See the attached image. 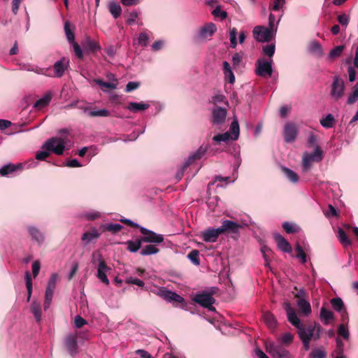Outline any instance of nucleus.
Masks as SVG:
<instances>
[{
  "instance_id": "6e6552de",
  "label": "nucleus",
  "mask_w": 358,
  "mask_h": 358,
  "mask_svg": "<svg viewBox=\"0 0 358 358\" xmlns=\"http://www.w3.org/2000/svg\"><path fill=\"white\" fill-rule=\"evenodd\" d=\"M253 37L259 42H269L273 37V31L269 27H255L253 29Z\"/></svg>"
},
{
  "instance_id": "4be33fe9",
  "label": "nucleus",
  "mask_w": 358,
  "mask_h": 358,
  "mask_svg": "<svg viewBox=\"0 0 358 358\" xmlns=\"http://www.w3.org/2000/svg\"><path fill=\"white\" fill-rule=\"evenodd\" d=\"M288 321L298 329V334L299 336L302 322H301L300 318H299L297 315L296 314L294 308H292V306L291 311L289 314Z\"/></svg>"
},
{
  "instance_id": "1a4fd4ad",
  "label": "nucleus",
  "mask_w": 358,
  "mask_h": 358,
  "mask_svg": "<svg viewBox=\"0 0 358 358\" xmlns=\"http://www.w3.org/2000/svg\"><path fill=\"white\" fill-rule=\"evenodd\" d=\"M313 335H314L313 329L310 327V323L306 326L302 323L301 328L299 331V338L301 340L305 350L310 349V343L313 339Z\"/></svg>"
},
{
  "instance_id": "a19ab883",
  "label": "nucleus",
  "mask_w": 358,
  "mask_h": 358,
  "mask_svg": "<svg viewBox=\"0 0 358 358\" xmlns=\"http://www.w3.org/2000/svg\"><path fill=\"white\" fill-rule=\"evenodd\" d=\"M159 250L155 245H147L141 250V255H151V254H157Z\"/></svg>"
},
{
  "instance_id": "393cba45",
  "label": "nucleus",
  "mask_w": 358,
  "mask_h": 358,
  "mask_svg": "<svg viewBox=\"0 0 358 358\" xmlns=\"http://www.w3.org/2000/svg\"><path fill=\"white\" fill-rule=\"evenodd\" d=\"M28 231L33 239L36 240L38 243H39V244L44 241V234H42L40 229H37V227H34V226H29L28 227Z\"/></svg>"
},
{
  "instance_id": "ddd939ff",
  "label": "nucleus",
  "mask_w": 358,
  "mask_h": 358,
  "mask_svg": "<svg viewBox=\"0 0 358 358\" xmlns=\"http://www.w3.org/2000/svg\"><path fill=\"white\" fill-rule=\"evenodd\" d=\"M221 234V226L217 229H213L210 227L209 229H204L201 233V236L204 241H209L210 243H214L219 238Z\"/></svg>"
},
{
  "instance_id": "2f4dec72",
  "label": "nucleus",
  "mask_w": 358,
  "mask_h": 358,
  "mask_svg": "<svg viewBox=\"0 0 358 358\" xmlns=\"http://www.w3.org/2000/svg\"><path fill=\"white\" fill-rule=\"evenodd\" d=\"M282 171L285 173V176L292 181V182H297L299 180V177L297 173L292 171L290 168H287V166H282Z\"/></svg>"
},
{
  "instance_id": "dca6fc26",
  "label": "nucleus",
  "mask_w": 358,
  "mask_h": 358,
  "mask_svg": "<svg viewBox=\"0 0 358 358\" xmlns=\"http://www.w3.org/2000/svg\"><path fill=\"white\" fill-rule=\"evenodd\" d=\"M212 122L215 124H222L225 122L227 115V110L221 106H215L212 112Z\"/></svg>"
},
{
  "instance_id": "f3484780",
  "label": "nucleus",
  "mask_w": 358,
  "mask_h": 358,
  "mask_svg": "<svg viewBox=\"0 0 358 358\" xmlns=\"http://www.w3.org/2000/svg\"><path fill=\"white\" fill-rule=\"evenodd\" d=\"M101 234H100L99 229H91L90 231H87V232H85L83 234L81 242L85 246L88 245V244H91V243H96Z\"/></svg>"
},
{
  "instance_id": "20e7f679",
  "label": "nucleus",
  "mask_w": 358,
  "mask_h": 358,
  "mask_svg": "<svg viewBox=\"0 0 358 358\" xmlns=\"http://www.w3.org/2000/svg\"><path fill=\"white\" fill-rule=\"evenodd\" d=\"M323 158V152L320 147L317 145L315 150L312 153L305 152L302 156V166L304 170H308L311 166L312 162H320Z\"/></svg>"
},
{
  "instance_id": "c03bdc74",
  "label": "nucleus",
  "mask_w": 358,
  "mask_h": 358,
  "mask_svg": "<svg viewBox=\"0 0 358 358\" xmlns=\"http://www.w3.org/2000/svg\"><path fill=\"white\" fill-rule=\"evenodd\" d=\"M309 50L312 52H315L318 55H322L323 51L322 48L318 41H312L309 45Z\"/></svg>"
},
{
  "instance_id": "6ab92c4d",
  "label": "nucleus",
  "mask_w": 358,
  "mask_h": 358,
  "mask_svg": "<svg viewBox=\"0 0 358 358\" xmlns=\"http://www.w3.org/2000/svg\"><path fill=\"white\" fill-rule=\"evenodd\" d=\"M69 65V59L66 57H62L59 61H57V62L53 64V70L55 71V75L57 78H61L62 75H64V71L67 69Z\"/></svg>"
},
{
  "instance_id": "0eeeda50",
  "label": "nucleus",
  "mask_w": 358,
  "mask_h": 358,
  "mask_svg": "<svg viewBox=\"0 0 358 358\" xmlns=\"http://www.w3.org/2000/svg\"><path fill=\"white\" fill-rule=\"evenodd\" d=\"M255 72L259 76H271L273 73L272 61L259 58L255 62Z\"/></svg>"
},
{
  "instance_id": "b1692460",
  "label": "nucleus",
  "mask_w": 358,
  "mask_h": 358,
  "mask_svg": "<svg viewBox=\"0 0 358 358\" xmlns=\"http://www.w3.org/2000/svg\"><path fill=\"white\" fill-rule=\"evenodd\" d=\"M52 98V93H46L42 98L35 102L34 107L35 108H38V110H40V108H43V107H45V106L49 105Z\"/></svg>"
},
{
  "instance_id": "39448f33",
  "label": "nucleus",
  "mask_w": 358,
  "mask_h": 358,
  "mask_svg": "<svg viewBox=\"0 0 358 358\" xmlns=\"http://www.w3.org/2000/svg\"><path fill=\"white\" fill-rule=\"evenodd\" d=\"M345 83L343 79L341 78L339 76H335L333 78L331 95L335 100H339L344 94Z\"/></svg>"
},
{
  "instance_id": "4468645a",
  "label": "nucleus",
  "mask_w": 358,
  "mask_h": 358,
  "mask_svg": "<svg viewBox=\"0 0 358 358\" xmlns=\"http://www.w3.org/2000/svg\"><path fill=\"white\" fill-rule=\"evenodd\" d=\"M158 295L160 297L164 298L166 301L171 302V301H174L175 302H183V297L178 295L177 292H174V291L168 290L166 287H160Z\"/></svg>"
},
{
  "instance_id": "f8f14e48",
  "label": "nucleus",
  "mask_w": 358,
  "mask_h": 358,
  "mask_svg": "<svg viewBox=\"0 0 358 358\" xmlns=\"http://www.w3.org/2000/svg\"><path fill=\"white\" fill-rule=\"evenodd\" d=\"M241 228L242 226L238 222L231 221V220H224L220 225V234H223V233L235 234V233H238Z\"/></svg>"
},
{
  "instance_id": "4c0bfd02",
  "label": "nucleus",
  "mask_w": 358,
  "mask_h": 358,
  "mask_svg": "<svg viewBox=\"0 0 358 358\" xmlns=\"http://www.w3.org/2000/svg\"><path fill=\"white\" fill-rule=\"evenodd\" d=\"M338 238L343 245H350L352 244V241L349 238L346 232H345L344 229H338Z\"/></svg>"
},
{
  "instance_id": "69168bd1",
  "label": "nucleus",
  "mask_w": 358,
  "mask_h": 358,
  "mask_svg": "<svg viewBox=\"0 0 358 358\" xmlns=\"http://www.w3.org/2000/svg\"><path fill=\"white\" fill-rule=\"evenodd\" d=\"M282 228L287 231V233H296L297 231L296 227L290 222H284L282 224Z\"/></svg>"
},
{
  "instance_id": "72a5a7b5",
  "label": "nucleus",
  "mask_w": 358,
  "mask_h": 358,
  "mask_svg": "<svg viewBox=\"0 0 358 358\" xmlns=\"http://www.w3.org/2000/svg\"><path fill=\"white\" fill-rule=\"evenodd\" d=\"M53 298V294L50 287V285L48 282V286L45 289V301L43 303V306L45 309L49 308L52 300Z\"/></svg>"
},
{
  "instance_id": "5701e85b",
  "label": "nucleus",
  "mask_w": 358,
  "mask_h": 358,
  "mask_svg": "<svg viewBox=\"0 0 358 358\" xmlns=\"http://www.w3.org/2000/svg\"><path fill=\"white\" fill-rule=\"evenodd\" d=\"M296 303L300 310L305 315H308L312 312L311 305L309 301H307L306 297H302L301 300H296Z\"/></svg>"
},
{
  "instance_id": "c756f323",
  "label": "nucleus",
  "mask_w": 358,
  "mask_h": 358,
  "mask_svg": "<svg viewBox=\"0 0 358 358\" xmlns=\"http://www.w3.org/2000/svg\"><path fill=\"white\" fill-rule=\"evenodd\" d=\"M149 107L150 105L145 104V103H135V101H131L126 106V108L132 110L133 112H138V110H147Z\"/></svg>"
},
{
  "instance_id": "e433bc0d",
  "label": "nucleus",
  "mask_w": 358,
  "mask_h": 358,
  "mask_svg": "<svg viewBox=\"0 0 358 358\" xmlns=\"http://www.w3.org/2000/svg\"><path fill=\"white\" fill-rule=\"evenodd\" d=\"M331 304L337 312L341 313L344 308V302L341 297H333L331 300Z\"/></svg>"
},
{
  "instance_id": "3c124183",
  "label": "nucleus",
  "mask_w": 358,
  "mask_h": 358,
  "mask_svg": "<svg viewBox=\"0 0 358 358\" xmlns=\"http://www.w3.org/2000/svg\"><path fill=\"white\" fill-rule=\"evenodd\" d=\"M231 135L230 132H224V134H219L218 135H215L213 136V141L215 142H227L229 141Z\"/></svg>"
},
{
  "instance_id": "9b49d317",
  "label": "nucleus",
  "mask_w": 358,
  "mask_h": 358,
  "mask_svg": "<svg viewBox=\"0 0 358 358\" xmlns=\"http://www.w3.org/2000/svg\"><path fill=\"white\" fill-rule=\"evenodd\" d=\"M109 270H110V268L107 266L106 260L103 259L102 257H99L96 276L106 285L110 283V280L107 276V272L109 271Z\"/></svg>"
},
{
  "instance_id": "f704fd0d",
  "label": "nucleus",
  "mask_w": 358,
  "mask_h": 358,
  "mask_svg": "<svg viewBox=\"0 0 358 358\" xmlns=\"http://www.w3.org/2000/svg\"><path fill=\"white\" fill-rule=\"evenodd\" d=\"M143 241V237H141V238H137L135 241H128V250L132 251L133 252L139 250Z\"/></svg>"
},
{
  "instance_id": "7c9ffc66",
  "label": "nucleus",
  "mask_w": 358,
  "mask_h": 358,
  "mask_svg": "<svg viewBox=\"0 0 358 358\" xmlns=\"http://www.w3.org/2000/svg\"><path fill=\"white\" fill-rule=\"evenodd\" d=\"M108 9L115 18L120 17L122 11L120 4H118V3H115V1H110L109 3Z\"/></svg>"
},
{
  "instance_id": "8fccbe9b",
  "label": "nucleus",
  "mask_w": 358,
  "mask_h": 358,
  "mask_svg": "<svg viewBox=\"0 0 358 358\" xmlns=\"http://www.w3.org/2000/svg\"><path fill=\"white\" fill-rule=\"evenodd\" d=\"M338 334L341 335V336H343L344 339H349L350 338V332L348 331V329L344 323H341L338 329Z\"/></svg>"
},
{
  "instance_id": "ea45409f",
  "label": "nucleus",
  "mask_w": 358,
  "mask_h": 358,
  "mask_svg": "<svg viewBox=\"0 0 358 358\" xmlns=\"http://www.w3.org/2000/svg\"><path fill=\"white\" fill-rule=\"evenodd\" d=\"M64 31L69 42L71 43L72 45H73L75 34L73 30L70 28L69 21H66L64 24Z\"/></svg>"
},
{
  "instance_id": "0e129e2a",
  "label": "nucleus",
  "mask_w": 358,
  "mask_h": 358,
  "mask_svg": "<svg viewBox=\"0 0 358 358\" xmlns=\"http://www.w3.org/2000/svg\"><path fill=\"white\" fill-rule=\"evenodd\" d=\"M41 271V262L40 260H34L32 264V271L34 277L38 276Z\"/></svg>"
},
{
  "instance_id": "603ef678",
  "label": "nucleus",
  "mask_w": 358,
  "mask_h": 358,
  "mask_svg": "<svg viewBox=\"0 0 358 358\" xmlns=\"http://www.w3.org/2000/svg\"><path fill=\"white\" fill-rule=\"evenodd\" d=\"M358 100V84H356L354 87L353 92L350 94L347 100V103L352 105Z\"/></svg>"
},
{
  "instance_id": "de8ad7c7",
  "label": "nucleus",
  "mask_w": 358,
  "mask_h": 358,
  "mask_svg": "<svg viewBox=\"0 0 358 358\" xmlns=\"http://www.w3.org/2000/svg\"><path fill=\"white\" fill-rule=\"evenodd\" d=\"M310 327L313 329V336L312 339H314V340L320 339V338L321 336V330H322V327H321L320 324H319V323H317V322L310 323Z\"/></svg>"
},
{
  "instance_id": "412c9836",
  "label": "nucleus",
  "mask_w": 358,
  "mask_h": 358,
  "mask_svg": "<svg viewBox=\"0 0 358 358\" xmlns=\"http://www.w3.org/2000/svg\"><path fill=\"white\" fill-rule=\"evenodd\" d=\"M274 238L279 249L286 252H290L292 250V245L289 243L287 239H285L282 234H275Z\"/></svg>"
},
{
  "instance_id": "f03ea898",
  "label": "nucleus",
  "mask_w": 358,
  "mask_h": 358,
  "mask_svg": "<svg viewBox=\"0 0 358 358\" xmlns=\"http://www.w3.org/2000/svg\"><path fill=\"white\" fill-rule=\"evenodd\" d=\"M218 291L219 287H206L204 290L196 292L193 296V301L208 310H216L213 306L216 301L214 295L217 294Z\"/></svg>"
},
{
  "instance_id": "e2e57ef3",
  "label": "nucleus",
  "mask_w": 358,
  "mask_h": 358,
  "mask_svg": "<svg viewBox=\"0 0 358 358\" xmlns=\"http://www.w3.org/2000/svg\"><path fill=\"white\" fill-rule=\"evenodd\" d=\"M122 228V224H109L106 226V229L112 231L113 233H117V231H120Z\"/></svg>"
},
{
  "instance_id": "680f3d73",
  "label": "nucleus",
  "mask_w": 358,
  "mask_h": 358,
  "mask_svg": "<svg viewBox=\"0 0 358 358\" xmlns=\"http://www.w3.org/2000/svg\"><path fill=\"white\" fill-rule=\"evenodd\" d=\"M149 41V36L146 32H141L139 36H138V43L141 44V45H143L144 47H146L148 45Z\"/></svg>"
},
{
  "instance_id": "49530a36",
  "label": "nucleus",
  "mask_w": 358,
  "mask_h": 358,
  "mask_svg": "<svg viewBox=\"0 0 358 358\" xmlns=\"http://www.w3.org/2000/svg\"><path fill=\"white\" fill-rule=\"evenodd\" d=\"M25 281L28 292L27 301H30L31 293H32V278L30 273L27 271L25 275Z\"/></svg>"
},
{
  "instance_id": "58836bf2",
  "label": "nucleus",
  "mask_w": 358,
  "mask_h": 358,
  "mask_svg": "<svg viewBox=\"0 0 358 358\" xmlns=\"http://www.w3.org/2000/svg\"><path fill=\"white\" fill-rule=\"evenodd\" d=\"M320 317L324 321L325 324H328L329 320L334 318V313L326 308H322L320 310Z\"/></svg>"
},
{
  "instance_id": "7ed1b4c3",
  "label": "nucleus",
  "mask_w": 358,
  "mask_h": 358,
  "mask_svg": "<svg viewBox=\"0 0 358 358\" xmlns=\"http://www.w3.org/2000/svg\"><path fill=\"white\" fill-rule=\"evenodd\" d=\"M123 223L125 224L130 225L131 227H134V228H139L141 233L143 235V241L145 243H162L164 241V237L163 234H156L154 231H151V229H145V227H141L139 224H136L131 220H129V218H124L121 220Z\"/></svg>"
},
{
  "instance_id": "13d9d810",
  "label": "nucleus",
  "mask_w": 358,
  "mask_h": 358,
  "mask_svg": "<svg viewBox=\"0 0 358 358\" xmlns=\"http://www.w3.org/2000/svg\"><path fill=\"white\" fill-rule=\"evenodd\" d=\"M96 83L99 85V86H103L108 89H116L117 86V83H113V82H104L102 79H96Z\"/></svg>"
},
{
  "instance_id": "052dcab7",
  "label": "nucleus",
  "mask_w": 358,
  "mask_h": 358,
  "mask_svg": "<svg viewBox=\"0 0 358 358\" xmlns=\"http://www.w3.org/2000/svg\"><path fill=\"white\" fill-rule=\"evenodd\" d=\"M89 115L92 117H94V115H103L104 117H107V115H110V113L109 110L107 109L92 110L90 111Z\"/></svg>"
},
{
  "instance_id": "c85d7f7f",
  "label": "nucleus",
  "mask_w": 358,
  "mask_h": 358,
  "mask_svg": "<svg viewBox=\"0 0 358 358\" xmlns=\"http://www.w3.org/2000/svg\"><path fill=\"white\" fill-rule=\"evenodd\" d=\"M206 152V148H204V147H202V145H201L196 150V152H195V153H194L192 156L189 157L185 166H189V165H190L192 162H194V160H196V159H200V157H202Z\"/></svg>"
},
{
  "instance_id": "6e6d98bb",
  "label": "nucleus",
  "mask_w": 358,
  "mask_h": 358,
  "mask_svg": "<svg viewBox=\"0 0 358 358\" xmlns=\"http://www.w3.org/2000/svg\"><path fill=\"white\" fill-rule=\"evenodd\" d=\"M310 355L313 358H326L327 353L323 349L316 348L311 351Z\"/></svg>"
},
{
  "instance_id": "09e8293b",
  "label": "nucleus",
  "mask_w": 358,
  "mask_h": 358,
  "mask_svg": "<svg viewBox=\"0 0 358 358\" xmlns=\"http://www.w3.org/2000/svg\"><path fill=\"white\" fill-rule=\"evenodd\" d=\"M263 52L270 57H273V54L275 52V43H270V45H266L262 48Z\"/></svg>"
},
{
  "instance_id": "bf43d9fd",
  "label": "nucleus",
  "mask_w": 358,
  "mask_h": 358,
  "mask_svg": "<svg viewBox=\"0 0 358 358\" xmlns=\"http://www.w3.org/2000/svg\"><path fill=\"white\" fill-rule=\"evenodd\" d=\"M73 48L76 56L78 58L83 59V57H84L83 51L81 49L79 43H78V42L75 41V38H74V42L73 43Z\"/></svg>"
},
{
  "instance_id": "f257e3e1",
  "label": "nucleus",
  "mask_w": 358,
  "mask_h": 358,
  "mask_svg": "<svg viewBox=\"0 0 358 358\" xmlns=\"http://www.w3.org/2000/svg\"><path fill=\"white\" fill-rule=\"evenodd\" d=\"M66 143V140L61 137H51L42 146L45 150L37 152L36 158L38 160H45L46 157H49L50 152H53L57 155H62L65 150Z\"/></svg>"
},
{
  "instance_id": "aec40b11",
  "label": "nucleus",
  "mask_w": 358,
  "mask_h": 358,
  "mask_svg": "<svg viewBox=\"0 0 358 358\" xmlns=\"http://www.w3.org/2000/svg\"><path fill=\"white\" fill-rule=\"evenodd\" d=\"M65 347L69 354H76L78 351V338L75 334H69V336L66 337Z\"/></svg>"
},
{
  "instance_id": "79ce46f5",
  "label": "nucleus",
  "mask_w": 358,
  "mask_h": 358,
  "mask_svg": "<svg viewBox=\"0 0 358 358\" xmlns=\"http://www.w3.org/2000/svg\"><path fill=\"white\" fill-rule=\"evenodd\" d=\"M261 251L262 252L264 259V266H270V256L273 252L272 250H270L268 247H266V245H264V247H262Z\"/></svg>"
},
{
  "instance_id": "5fc2aeb1",
  "label": "nucleus",
  "mask_w": 358,
  "mask_h": 358,
  "mask_svg": "<svg viewBox=\"0 0 358 358\" xmlns=\"http://www.w3.org/2000/svg\"><path fill=\"white\" fill-rule=\"evenodd\" d=\"M345 48L343 45H341L340 46H336V48H332L331 52H329V57L330 58H336V57H340L343 51Z\"/></svg>"
},
{
  "instance_id": "423d86ee",
  "label": "nucleus",
  "mask_w": 358,
  "mask_h": 358,
  "mask_svg": "<svg viewBox=\"0 0 358 358\" xmlns=\"http://www.w3.org/2000/svg\"><path fill=\"white\" fill-rule=\"evenodd\" d=\"M267 352L273 358H292L287 349L284 348L280 344L269 343L266 345Z\"/></svg>"
},
{
  "instance_id": "37998d69",
  "label": "nucleus",
  "mask_w": 358,
  "mask_h": 358,
  "mask_svg": "<svg viewBox=\"0 0 358 358\" xmlns=\"http://www.w3.org/2000/svg\"><path fill=\"white\" fill-rule=\"evenodd\" d=\"M237 34L238 31L236 27H232L229 31V41L231 42V47L232 48H236V47H237Z\"/></svg>"
},
{
  "instance_id": "2eb2a0df",
  "label": "nucleus",
  "mask_w": 358,
  "mask_h": 358,
  "mask_svg": "<svg viewBox=\"0 0 358 358\" xmlns=\"http://www.w3.org/2000/svg\"><path fill=\"white\" fill-rule=\"evenodd\" d=\"M216 31V25L213 22H209L200 29L196 38L199 41H201V39H208V38L212 37Z\"/></svg>"
},
{
  "instance_id": "473e14b6",
  "label": "nucleus",
  "mask_w": 358,
  "mask_h": 358,
  "mask_svg": "<svg viewBox=\"0 0 358 358\" xmlns=\"http://www.w3.org/2000/svg\"><path fill=\"white\" fill-rule=\"evenodd\" d=\"M230 130L231 131V139H238L240 135V126L238 121L236 119H234V121L231 122L230 125Z\"/></svg>"
},
{
  "instance_id": "a878e982",
  "label": "nucleus",
  "mask_w": 358,
  "mask_h": 358,
  "mask_svg": "<svg viewBox=\"0 0 358 358\" xmlns=\"http://www.w3.org/2000/svg\"><path fill=\"white\" fill-rule=\"evenodd\" d=\"M31 310L34 314V318L38 323H40L41 320V306L40 302L33 301L31 305Z\"/></svg>"
},
{
  "instance_id": "a18cd8bd",
  "label": "nucleus",
  "mask_w": 358,
  "mask_h": 358,
  "mask_svg": "<svg viewBox=\"0 0 358 358\" xmlns=\"http://www.w3.org/2000/svg\"><path fill=\"white\" fill-rule=\"evenodd\" d=\"M187 257L191 260L195 265H199L201 259L199 258V250H192L187 255Z\"/></svg>"
},
{
  "instance_id": "a211bd4d",
  "label": "nucleus",
  "mask_w": 358,
  "mask_h": 358,
  "mask_svg": "<svg viewBox=\"0 0 358 358\" xmlns=\"http://www.w3.org/2000/svg\"><path fill=\"white\" fill-rule=\"evenodd\" d=\"M81 45L87 52H96L101 49L99 42L94 41L90 36H85L81 42Z\"/></svg>"
},
{
  "instance_id": "864d4df0",
  "label": "nucleus",
  "mask_w": 358,
  "mask_h": 358,
  "mask_svg": "<svg viewBox=\"0 0 358 358\" xmlns=\"http://www.w3.org/2000/svg\"><path fill=\"white\" fill-rule=\"evenodd\" d=\"M296 257H299V259H301L302 262H306L307 261V257L306 253L305 250H303L302 245H296Z\"/></svg>"
},
{
  "instance_id": "774afa93",
  "label": "nucleus",
  "mask_w": 358,
  "mask_h": 358,
  "mask_svg": "<svg viewBox=\"0 0 358 358\" xmlns=\"http://www.w3.org/2000/svg\"><path fill=\"white\" fill-rule=\"evenodd\" d=\"M140 85V82H129L126 85L125 91L127 92H130L132 90L138 89Z\"/></svg>"
},
{
  "instance_id": "cd10ccee",
  "label": "nucleus",
  "mask_w": 358,
  "mask_h": 358,
  "mask_svg": "<svg viewBox=\"0 0 358 358\" xmlns=\"http://www.w3.org/2000/svg\"><path fill=\"white\" fill-rule=\"evenodd\" d=\"M19 167H22L21 163H18V164H13V163H8V164L1 166L0 169V173L3 176H6V175H8V173L15 171L17 169H19Z\"/></svg>"
},
{
  "instance_id": "338daca9",
  "label": "nucleus",
  "mask_w": 358,
  "mask_h": 358,
  "mask_svg": "<svg viewBox=\"0 0 358 358\" xmlns=\"http://www.w3.org/2000/svg\"><path fill=\"white\" fill-rule=\"evenodd\" d=\"M58 278L57 274H52L50 278L48 280L52 294L56 288L57 280Z\"/></svg>"
},
{
  "instance_id": "bb28decb",
  "label": "nucleus",
  "mask_w": 358,
  "mask_h": 358,
  "mask_svg": "<svg viewBox=\"0 0 358 358\" xmlns=\"http://www.w3.org/2000/svg\"><path fill=\"white\" fill-rule=\"evenodd\" d=\"M263 320L264 323L271 329L275 328L276 327V318L271 312H264L263 314Z\"/></svg>"
},
{
  "instance_id": "c9c22d12",
  "label": "nucleus",
  "mask_w": 358,
  "mask_h": 358,
  "mask_svg": "<svg viewBox=\"0 0 358 358\" xmlns=\"http://www.w3.org/2000/svg\"><path fill=\"white\" fill-rule=\"evenodd\" d=\"M335 123V117L332 114H328L324 119L320 120V124L325 128H331Z\"/></svg>"
},
{
  "instance_id": "4d7b16f0",
  "label": "nucleus",
  "mask_w": 358,
  "mask_h": 358,
  "mask_svg": "<svg viewBox=\"0 0 358 358\" xmlns=\"http://www.w3.org/2000/svg\"><path fill=\"white\" fill-rule=\"evenodd\" d=\"M336 349L335 352L336 353V356L338 355H343L344 354V343L341 338H336Z\"/></svg>"
},
{
  "instance_id": "9d476101",
  "label": "nucleus",
  "mask_w": 358,
  "mask_h": 358,
  "mask_svg": "<svg viewBox=\"0 0 358 358\" xmlns=\"http://www.w3.org/2000/svg\"><path fill=\"white\" fill-rule=\"evenodd\" d=\"M283 134L285 142H294L299 134V129L296 124H293V122H287L284 126Z\"/></svg>"
}]
</instances>
